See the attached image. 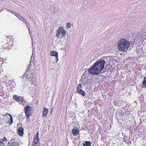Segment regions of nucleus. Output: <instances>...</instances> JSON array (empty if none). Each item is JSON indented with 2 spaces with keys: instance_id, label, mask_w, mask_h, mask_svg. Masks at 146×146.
<instances>
[{
  "instance_id": "nucleus-1",
  "label": "nucleus",
  "mask_w": 146,
  "mask_h": 146,
  "mask_svg": "<svg viewBox=\"0 0 146 146\" xmlns=\"http://www.w3.org/2000/svg\"><path fill=\"white\" fill-rule=\"evenodd\" d=\"M117 44L118 50L124 52L127 51V49L129 47L130 43L127 39L121 38L118 41Z\"/></svg>"
},
{
  "instance_id": "nucleus-2",
  "label": "nucleus",
  "mask_w": 146,
  "mask_h": 146,
  "mask_svg": "<svg viewBox=\"0 0 146 146\" xmlns=\"http://www.w3.org/2000/svg\"><path fill=\"white\" fill-rule=\"evenodd\" d=\"M100 60H98L95 62L94 65L88 70L89 74L94 76L98 75L100 74Z\"/></svg>"
},
{
  "instance_id": "nucleus-3",
  "label": "nucleus",
  "mask_w": 146,
  "mask_h": 146,
  "mask_svg": "<svg viewBox=\"0 0 146 146\" xmlns=\"http://www.w3.org/2000/svg\"><path fill=\"white\" fill-rule=\"evenodd\" d=\"M56 36L57 38H61L66 33V31L62 27L59 28L58 30L57 31Z\"/></svg>"
},
{
  "instance_id": "nucleus-4",
  "label": "nucleus",
  "mask_w": 146,
  "mask_h": 146,
  "mask_svg": "<svg viewBox=\"0 0 146 146\" xmlns=\"http://www.w3.org/2000/svg\"><path fill=\"white\" fill-rule=\"evenodd\" d=\"M32 107L29 106H27L25 107V112L26 115V117L28 118H30V115L31 113Z\"/></svg>"
},
{
  "instance_id": "nucleus-5",
  "label": "nucleus",
  "mask_w": 146,
  "mask_h": 146,
  "mask_svg": "<svg viewBox=\"0 0 146 146\" xmlns=\"http://www.w3.org/2000/svg\"><path fill=\"white\" fill-rule=\"evenodd\" d=\"M7 146H18V144L15 140H11L7 144Z\"/></svg>"
},
{
  "instance_id": "nucleus-6",
  "label": "nucleus",
  "mask_w": 146,
  "mask_h": 146,
  "mask_svg": "<svg viewBox=\"0 0 146 146\" xmlns=\"http://www.w3.org/2000/svg\"><path fill=\"white\" fill-rule=\"evenodd\" d=\"M33 75L31 72L27 71L25 72L23 76H25L27 79L30 80L32 78Z\"/></svg>"
},
{
  "instance_id": "nucleus-7",
  "label": "nucleus",
  "mask_w": 146,
  "mask_h": 146,
  "mask_svg": "<svg viewBox=\"0 0 146 146\" xmlns=\"http://www.w3.org/2000/svg\"><path fill=\"white\" fill-rule=\"evenodd\" d=\"M72 132L74 135L76 136L79 133V130H78V127H75L72 130Z\"/></svg>"
},
{
  "instance_id": "nucleus-8",
  "label": "nucleus",
  "mask_w": 146,
  "mask_h": 146,
  "mask_svg": "<svg viewBox=\"0 0 146 146\" xmlns=\"http://www.w3.org/2000/svg\"><path fill=\"white\" fill-rule=\"evenodd\" d=\"M50 55L51 56H56V63L57 62L58 60V53L54 51H51L50 52Z\"/></svg>"
},
{
  "instance_id": "nucleus-9",
  "label": "nucleus",
  "mask_w": 146,
  "mask_h": 146,
  "mask_svg": "<svg viewBox=\"0 0 146 146\" xmlns=\"http://www.w3.org/2000/svg\"><path fill=\"white\" fill-rule=\"evenodd\" d=\"M23 129L22 127H20L19 128L18 133L20 136H22L23 134Z\"/></svg>"
},
{
  "instance_id": "nucleus-10",
  "label": "nucleus",
  "mask_w": 146,
  "mask_h": 146,
  "mask_svg": "<svg viewBox=\"0 0 146 146\" xmlns=\"http://www.w3.org/2000/svg\"><path fill=\"white\" fill-rule=\"evenodd\" d=\"M103 58H101V70L104 68V65L106 63L105 59H104Z\"/></svg>"
},
{
  "instance_id": "nucleus-11",
  "label": "nucleus",
  "mask_w": 146,
  "mask_h": 146,
  "mask_svg": "<svg viewBox=\"0 0 146 146\" xmlns=\"http://www.w3.org/2000/svg\"><path fill=\"white\" fill-rule=\"evenodd\" d=\"M48 109L45 108H44V110L43 111V114L42 115V116L45 117L46 115H47L48 112Z\"/></svg>"
},
{
  "instance_id": "nucleus-12",
  "label": "nucleus",
  "mask_w": 146,
  "mask_h": 146,
  "mask_svg": "<svg viewBox=\"0 0 146 146\" xmlns=\"http://www.w3.org/2000/svg\"><path fill=\"white\" fill-rule=\"evenodd\" d=\"M13 98L17 101L20 102V100H21L22 98L20 96H17V95H14L13 96Z\"/></svg>"
},
{
  "instance_id": "nucleus-13",
  "label": "nucleus",
  "mask_w": 146,
  "mask_h": 146,
  "mask_svg": "<svg viewBox=\"0 0 146 146\" xmlns=\"http://www.w3.org/2000/svg\"><path fill=\"white\" fill-rule=\"evenodd\" d=\"M11 12L12 14L15 15L17 17L21 20H22V19H23V18L20 15L17 13L15 12L14 11H11Z\"/></svg>"
},
{
  "instance_id": "nucleus-14",
  "label": "nucleus",
  "mask_w": 146,
  "mask_h": 146,
  "mask_svg": "<svg viewBox=\"0 0 146 146\" xmlns=\"http://www.w3.org/2000/svg\"><path fill=\"white\" fill-rule=\"evenodd\" d=\"M91 143L90 141H86L84 142L82 144L84 146H90Z\"/></svg>"
},
{
  "instance_id": "nucleus-15",
  "label": "nucleus",
  "mask_w": 146,
  "mask_h": 146,
  "mask_svg": "<svg viewBox=\"0 0 146 146\" xmlns=\"http://www.w3.org/2000/svg\"><path fill=\"white\" fill-rule=\"evenodd\" d=\"M77 92L78 94H81L83 96H84L85 95V92L82 89L78 90Z\"/></svg>"
},
{
  "instance_id": "nucleus-16",
  "label": "nucleus",
  "mask_w": 146,
  "mask_h": 146,
  "mask_svg": "<svg viewBox=\"0 0 146 146\" xmlns=\"http://www.w3.org/2000/svg\"><path fill=\"white\" fill-rule=\"evenodd\" d=\"M143 84V88H146V77H145L144 78L143 81L142 82Z\"/></svg>"
},
{
  "instance_id": "nucleus-17",
  "label": "nucleus",
  "mask_w": 146,
  "mask_h": 146,
  "mask_svg": "<svg viewBox=\"0 0 146 146\" xmlns=\"http://www.w3.org/2000/svg\"><path fill=\"white\" fill-rule=\"evenodd\" d=\"M39 140V139L38 138H36L34 137L33 143L37 144Z\"/></svg>"
},
{
  "instance_id": "nucleus-18",
  "label": "nucleus",
  "mask_w": 146,
  "mask_h": 146,
  "mask_svg": "<svg viewBox=\"0 0 146 146\" xmlns=\"http://www.w3.org/2000/svg\"><path fill=\"white\" fill-rule=\"evenodd\" d=\"M21 20L24 23H25L27 26V27L28 28V26L27 25H29V23L27 22V21L25 19L23 18V19H22V20Z\"/></svg>"
},
{
  "instance_id": "nucleus-19",
  "label": "nucleus",
  "mask_w": 146,
  "mask_h": 146,
  "mask_svg": "<svg viewBox=\"0 0 146 146\" xmlns=\"http://www.w3.org/2000/svg\"><path fill=\"white\" fill-rule=\"evenodd\" d=\"M81 84H79L78 85V86L77 87V90H80L82 89L81 88Z\"/></svg>"
},
{
  "instance_id": "nucleus-20",
  "label": "nucleus",
  "mask_w": 146,
  "mask_h": 146,
  "mask_svg": "<svg viewBox=\"0 0 146 146\" xmlns=\"http://www.w3.org/2000/svg\"><path fill=\"white\" fill-rule=\"evenodd\" d=\"M33 60L34 58H32V57H31V60L30 62V64H29V65H28V66L29 67H30V66H31L32 65L31 62H32V61L33 60Z\"/></svg>"
},
{
  "instance_id": "nucleus-21",
  "label": "nucleus",
  "mask_w": 146,
  "mask_h": 146,
  "mask_svg": "<svg viewBox=\"0 0 146 146\" xmlns=\"http://www.w3.org/2000/svg\"><path fill=\"white\" fill-rule=\"evenodd\" d=\"M38 134H39L38 133V132H37L36 133V135H35V137L36 138H38Z\"/></svg>"
},
{
  "instance_id": "nucleus-22",
  "label": "nucleus",
  "mask_w": 146,
  "mask_h": 146,
  "mask_svg": "<svg viewBox=\"0 0 146 146\" xmlns=\"http://www.w3.org/2000/svg\"><path fill=\"white\" fill-rule=\"evenodd\" d=\"M28 28V29L29 30V33L31 35V33H32V31H31V30L30 29V28Z\"/></svg>"
},
{
  "instance_id": "nucleus-23",
  "label": "nucleus",
  "mask_w": 146,
  "mask_h": 146,
  "mask_svg": "<svg viewBox=\"0 0 146 146\" xmlns=\"http://www.w3.org/2000/svg\"><path fill=\"white\" fill-rule=\"evenodd\" d=\"M20 102H21V103H23L24 102L25 100L24 99H22V98H21V100H20Z\"/></svg>"
},
{
  "instance_id": "nucleus-24",
  "label": "nucleus",
  "mask_w": 146,
  "mask_h": 146,
  "mask_svg": "<svg viewBox=\"0 0 146 146\" xmlns=\"http://www.w3.org/2000/svg\"><path fill=\"white\" fill-rule=\"evenodd\" d=\"M10 119L11 121V123H12L13 122V118L12 117H10Z\"/></svg>"
},
{
  "instance_id": "nucleus-25",
  "label": "nucleus",
  "mask_w": 146,
  "mask_h": 146,
  "mask_svg": "<svg viewBox=\"0 0 146 146\" xmlns=\"http://www.w3.org/2000/svg\"><path fill=\"white\" fill-rule=\"evenodd\" d=\"M37 144L33 143L32 146H36Z\"/></svg>"
},
{
  "instance_id": "nucleus-26",
  "label": "nucleus",
  "mask_w": 146,
  "mask_h": 146,
  "mask_svg": "<svg viewBox=\"0 0 146 146\" xmlns=\"http://www.w3.org/2000/svg\"><path fill=\"white\" fill-rule=\"evenodd\" d=\"M3 141H4V140L3 141V140H2V139H0V143H1V142H3Z\"/></svg>"
},
{
  "instance_id": "nucleus-27",
  "label": "nucleus",
  "mask_w": 146,
  "mask_h": 146,
  "mask_svg": "<svg viewBox=\"0 0 146 146\" xmlns=\"http://www.w3.org/2000/svg\"><path fill=\"white\" fill-rule=\"evenodd\" d=\"M9 115L10 117H12L11 115Z\"/></svg>"
},
{
  "instance_id": "nucleus-28",
  "label": "nucleus",
  "mask_w": 146,
  "mask_h": 146,
  "mask_svg": "<svg viewBox=\"0 0 146 146\" xmlns=\"http://www.w3.org/2000/svg\"><path fill=\"white\" fill-rule=\"evenodd\" d=\"M31 39H32V41H33V38L31 36Z\"/></svg>"
},
{
  "instance_id": "nucleus-29",
  "label": "nucleus",
  "mask_w": 146,
  "mask_h": 146,
  "mask_svg": "<svg viewBox=\"0 0 146 146\" xmlns=\"http://www.w3.org/2000/svg\"><path fill=\"white\" fill-rule=\"evenodd\" d=\"M102 77V76L101 75V77L102 78H104L103 77Z\"/></svg>"
},
{
  "instance_id": "nucleus-30",
  "label": "nucleus",
  "mask_w": 146,
  "mask_h": 146,
  "mask_svg": "<svg viewBox=\"0 0 146 146\" xmlns=\"http://www.w3.org/2000/svg\"><path fill=\"white\" fill-rule=\"evenodd\" d=\"M102 77V76L101 75V77L102 78H104L103 77Z\"/></svg>"
},
{
  "instance_id": "nucleus-31",
  "label": "nucleus",
  "mask_w": 146,
  "mask_h": 146,
  "mask_svg": "<svg viewBox=\"0 0 146 146\" xmlns=\"http://www.w3.org/2000/svg\"><path fill=\"white\" fill-rule=\"evenodd\" d=\"M68 25H69V23H68Z\"/></svg>"
},
{
  "instance_id": "nucleus-32",
  "label": "nucleus",
  "mask_w": 146,
  "mask_h": 146,
  "mask_svg": "<svg viewBox=\"0 0 146 146\" xmlns=\"http://www.w3.org/2000/svg\"><path fill=\"white\" fill-rule=\"evenodd\" d=\"M52 110H51V112H50L51 113H52Z\"/></svg>"
},
{
  "instance_id": "nucleus-33",
  "label": "nucleus",
  "mask_w": 146,
  "mask_h": 146,
  "mask_svg": "<svg viewBox=\"0 0 146 146\" xmlns=\"http://www.w3.org/2000/svg\"><path fill=\"white\" fill-rule=\"evenodd\" d=\"M69 25L70 26V23H69Z\"/></svg>"
},
{
  "instance_id": "nucleus-34",
  "label": "nucleus",
  "mask_w": 146,
  "mask_h": 146,
  "mask_svg": "<svg viewBox=\"0 0 146 146\" xmlns=\"http://www.w3.org/2000/svg\"><path fill=\"white\" fill-rule=\"evenodd\" d=\"M146 1V0H145Z\"/></svg>"
}]
</instances>
